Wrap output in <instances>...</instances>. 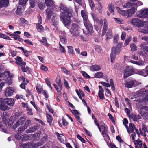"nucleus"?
Here are the masks:
<instances>
[{
  "label": "nucleus",
  "instance_id": "39448f33",
  "mask_svg": "<svg viewBox=\"0 0 148 148\" xmlns=\"http://www.w3.org/2000/svg\"><path fill=\"white\" fill-rule=\"evenodd\" d=\"M122 45L118 43L116 46H113L112 49V51L110 55L111 62H114L116 55H118L120 53Z\"/></svg>",
  "mask_w": 148,
  "mask_h": 148
},
{
  "label": "nucleus",
  "instance_id": "774afa93",
  "mask_svg": "<svg viewBox=\"0 0 148 148\" xmlns=\"http://www.w3.org/2000/svg\"><path fill=\"white\" fill-rule=\"evenodd\" d=\"M40 69L42 70L45 71H48V69L47 67L44 66L43 65H41Z\"/></svg>",
  "mask_w": 148,
  "mask_h": 148
},
{
  "label": "nucleus",
  "instance_id": "a211bd4d",
  "mask_svg": "<svg viewBox=\"0 0 148 148\" xmlns=\"http://www.w3.org/2000/svg\"><path fill=\"white\" fill-rule=\"evenodd\" d=\"M45 3L47 7H51L52 9L55 8V5L53 0H45Z\"/></svg>",
  "mask_w": 148,
  "mask_h": 148
},
{
  "label": "nucleus",
  "instance_id": "e433bc0d",
  "mask_svg": "<svg viewBox=\"0 0 148 148\" xmlns=\"http://www.w3.org/2000/svg\"><path fill=\"white\" fill-rule=\"evenodd\" d=\"M40 132H36L32 135V138L36 140L40 137Z\"/></svg>",
  "mask_w": 148,
  "mask_h": 148
},
{
  "label": "nucleus",
  "instance_id": "de8ad7c7",
  "mask_svg": "<svg viewBox=\"0 0 148 148\" xmlns=\"http://www.w3.org/2000/svg\"><path fill=\"white\" fill-rule=\"evenodd\" d=\"M37 29L39 32H41L43 30L42 26L40 24H37Z\"/></svg>",
  "mask_w": 148,
  "mask_h": 148
},
{
  "label": "nucleus",
  "instance_id": "6e6d98bb",
  "mask_svg": "<svg viewBox=\"0 0 148 148\" xmlns=\"http://www.w3.org/2000/svg\"><path fill=\"white\" fill-rule=\"evenodd\" d=\"M89 5L90 6L91 8L95 7V5L92 0H88Z\"/></svg>",
  "mask_w": 148,
  "mask_h": 148
},
{
  "label": "nucleus",
  "instance_id": "ddd939ff",
  "mask_svg": "<svg viewBox=\"0 0 148 148\" xmlns=\"http://www.w3.org/2000/svg\"><path fill=\"white\" fill-rule=\"evenodd\" d=\"M14 92L13 88L11 87H7L5 89V94L6 96L12 95Z\"/></svg>",
  "mask_w": 148,
  "mask_h": 148
},
{
  "label": "nucleus",
  "instance_id": "a19ab883",
  "mask_svg": "<svg viewBox=\"0 0 148 148\" xmlns=\"http://www.w3.org/2000/svg\"><path fill=\"white\" fill-rule=\"evenodd\" d=\"M40 41L42 42L43 44L46 46H48L49 45V44L47 43V40L45 37H42V40H40Z\"/></svg>",
  "mask_w": 148,
  "mask_h": 148
},
{
  "label": "nucleus",
  "instance_id": "69168bd1",
  "mask_svg": "<svg viewBox=\"0 0 148 148\" xmlns=\"http://www.w3.org/2000/svg\"><path fill=\"white\" fill-rule=\"evenodd\" d=\"M125 112L127 114L128 116L130 117L131 116V114H130V110L127 108H126L125 109Z\"/></svg>",
  "mask_w": 148,
  "mask_h": 148
},
{
  "label": "nucleus",
  "instance_id": "e2e57ef3",
  "mask_svg": "<svg viewBox=\"0 0 148 148\" xmlns=\"http://www.w3.org/2000/svg\"><path fill=\"white\" fill-rule=\"evenodd\" d=\"M142 130L144 131V134L145 136V133L146 132H148L145 126L144 125H143L142 126Z\"/></svg>",
  "mask_w": 148,
  "mask_h": 148
},
{
  "label": "nucleus",
  "instance_id": "052dcab7",
  "mask_svg": "<svg viewBox=\"0 0 148 148\" xmlns=\"http://www.w3.org/2000/svg\"><path fill=\"white\" fill-rule=\"evenodd\" d=\"M21 69L22 71L24 72H25L29 70V68L28 67H25V66H21Z\"/></svg>",
  "mask_w": 148,
  "mask_h": 148
},
{
  "label": "nucleus",
  "instance_id": "0e129e2a",
  "mask_svg": "<svg viewBox=\"0 0 148 148\" xmlns=\"http://www.w3.org/2000/svg\"><path fill=\"white\" fill-rule=\"evenodd\" d=\"M78 138L82 142L85 143V140L79 134L77 135Z\"/></svg>",
  "mask_w": 148,
  "mask_h": 148
},
{
  "label": "nucleus",
  "instance_id": "bb28decb",
  "mask_svg": "<svg viewBox=\"0 0 148 148\" xmlns=\"http://www.w3.org/2000/svg\"><path fill=\"white\" fill-rule=\"evenodd\" d=\"M52 26L56 28L58 24V19L56 16H53L52 18Z\"/></svg>",
  "mask_w": 148,
  "mask_h": 148
},
{
  "label": "nucleus",
  "instance_id": "8fccbe9b",
  "mask_svg": "<svg viewBox=\"0 0 148 148\" xmlns=\"http://www.w3.org/2000/svg\"><path fill=\"white\" fill-rule=\"evenodd\" d=\"M133 5V3H131L130 2L127 3L126 4L123 5V7L124 8H129Z\"/></svg>",
  "mask_w": 148,
  "mask_h": 148
},
{
  "label": "nucleus",
  "instance_id": "c9c22d12",
  "mask_svg": "<svg viewBox=\"0 0 148 148\" xmlns=\"http://www.w3.org/2000/svg\"><path fill=\"white\" fill-rule=\"evenodd\" d=\"M112 31L110 29L108 30L106 35V39L110 38L112 37Z\"/></svg>",
  "mask_w": 148,
  "mask_h": 148
},
{
  "label": "nucleus",
  "instance_id": "7c9ffc66",
  "mask_svg": "<svg viewBox=\"0 0 148 148\" xmlns=\"http://www.w3.org/2000/svg\"><path fill=\"white\" fill-rule=\"evenodd\" d=\"M91 15L94 22L96 23H98L99 22V19L97 17L96 14L94 13H92Z\"/></svg>",
  "mask_w": 148,
  "mask_h": 148
},
{
  "label": "nucleus",
  "instance_id": "c85d7f7f",
  "mask_svg": "<svg viewBox=\"0 0 148 148\" xmlns=\"http://www.w3.org/2000/svg\"><path fill=\"white\" fill-rule=\"evenodd\" d=\"M47 122L49 123L50 125H51L53 121V118L51 115L47 113Z\"/></svg>",
  "mask_w": 148,
  "mask_h": 148
},
{
  "label": "nucleus",
  "instance_id": "9b49d317",
  "mask_svg": "<svg viewBox=\"0 0 148 148\" xmlns=\"http://www.w3.org/2000/svg\"><path fill=\"white\" fill-rule=\"evenodd\" d=\"M133 69L131 67H128L126 68L124 72V76L125 78L131 75L133 73Z\"/></svg>",
  "mask_w": 148,
  "mask_h": 148
},
{
  "label": "nucleus",
  "instance_id": "09e8293b",
  "mask_svg": "<svg viewBox=\"0 0 148 148\" xmlns=\"http://www.w3.org/2000/svg\"><path fill=\"white\" fill-rule=\"evenodd\" d=\"M22 105L23 107L26 108L27 111H30V108L28 107L27 104L26 102H23L22 103Z\"/></svg>",
  "mask_w": 148,
  "mask_h": 148
},
{
  "label": "nucleus",
  "instance_id": "c756f323",
  "mask_svg": "<svg viewBox=\"0 0 148 148\" xmlns=\"http://www.w3.org/2000/svg\"><path fill=\"white\" fill-rule=\"evenodd\" d=\"M130 62L132 63L140 66H143L145 65V62L143 61H141L140 62H137L131 60L130 61Z\"/></svg>",
  "mask_w": 148,
  "mask_h": 148
},
{
  "label": "nucleus",
  "instance_id": "412c9836",
  "mask_svg": "<svg viewBox=\"0 0 148 148\" xmlns=\"http://www.w3.org/2000/svg\"><path fill=\"white\" fill-rule=\"evenodd\" d=\"M71 111L72 114L75 116L76 118L77 119V121L80 122V117L79 116V113L78 111L75 110H72L70 109Z\"/></svg>",
  "mask_w": 148,
  "mask_h": 148
},
{
  "label": "nucleus",
  "instance_id": "1a4fd4ad",
  "mask_svg": "<svg viewBox=\"0 0 148 148\" xmlns=\"http://www.w3.org/2000/svg\"><path fill=\"white\" fill-rule=\"evenodd\" d=\"M139 84V83H138L136 80H132L126 83L125 84V85L126 87L130 88L136 86L138 85Z\"/></svg>",
  "mask_w": 148,
  "mask_h": 148
},
{
  "label": "nucleus",
  "instance_id": "2eb2a0df",
  "mask_svg": "<svg viewBox=\"0 0 148 148\" xmlns=\"http://www.w3.org/2000/svg\"><path fill=\"white\" fill-rule=\"evenodd\" d=\"M127 131L129 134L132 132L135 129V126L133 124L130 123L129 125V127H128L127 125H125Z\"/></svg>",
  "mask_w": 148,
  "mask_h": 148
},
{
  "label": "nucleus",
  "instance_id": "aec40b11",
  "mask_svg": "<svg viewBox=\"0 0 148 148\" xmlns=\"http://www.w3.org/2000/svg\"><path fill=\"white\" fill-rule=\"evenodd\" d=\"M56 134L57 137L60 142L62 143H64L65 141V137L62 134H59L58 132H56Z\"/></svg>",
  "mask_w": 148,
  "mask_h": 148
},
{
  "label": "nucleus",
  "instance_id": "423d86ee",
  "mask_svg": "<svg viewBox=\"0 0 148 148\" xmlns=\"http://www.w3.org/2000/svg\"><path fill=\"white\" fill-rule=\"evenodd\" d=\"M80 31V28L78 25L74 23L72 24L70 32L73 36L77 37L79 36Z\"/></svg>",
  "mask_w": 148,
  "mask_h": 148
},
{
  "label": "nucleus",
  "instance_id": "b1692460",
  "mask_svg": "<svg viewBox=\"0 0 148 148\" xmlns=\"http://www.w3.org/2000/svg\"><path fill=\"white\" fill-rule=\"evenodd\" d=\"M116 9L118 10V12L120 14H121L125 16H127V10L126 11L123 10H121L120 8L119 7H117Z\"/></svg>",
  "mask_w": 148,
  "mask_h": 148
},
{
  "label": "nucleus",
  "instance_id": "393cba45",
  "mask_svg": "<svg viewBox=\"0 0 148 148\" xmlns=\"http://www.w3.org/2000/svg\"><path fill=\"white\" fill-rule=\"evenodd\" d=\"M53 9L47 8L46 10V12L47 14V19H49L51 18L53 14Z\"/></svg>",
  "mask_w": 148,
  "mask_h": 148
},
{
  "label": "nucleus",
  "instance_id": "20e7f679",
  "mask_svg": "<svg viewBox=\"0 0 148 148\" xmlns=\"http://www.w3.org/2000/svg\"><path fill=\"white\" fill-rule=\"evenodd\" d=\"M81 15L83 18L84 23L85 26L90 33L92 32V26L90 24L88 19V14L85 10H82L81 11Z\"/></svg>",
  "mask_w": 148,
  "mask_h": 148
},
{
  "label": "nucleus",
  "instance_id": "338daca9",
  "mask_svg": "<svg viewBox=\"0 0 148 148\" xmlns=\"http://www.w3.org/2000/svg\"><path fill=\"white\" fill-rule=\"evenodd\" d=\"M20 22L22 24H23L24 23H27L28 21L26 20H25L23 18H22L20 19Z\"/></svg>",
  "mask_w": 148,
  "mask_h": 148
},
{
  "label": "nucleus",
  "instance_id": "4d7b16f0",
  "mask_svg": "<svg viewBox=\"0 0 148 148\" xmlns=\"http://www.w3.org/2000/svg\"><path fill=\"white\" fill-rule=\"evenodd\" d=\"M81 73L85 77L87 78H90V77L85 72L82 71Z\"/></svg>",
  "mask_w": 148,
  "mask_h": 148
},
{
  "label": "nucleus",
  "instance_id": "79ce46f5",
  "mask_svg": "<svg viewBox=\"0 0 148 148\" xmlns=\"http://www.w3.org/2000/svg\"><path fill=\"white\" fill-rule=\"evenodd\" d=\"M98 5L99 7L97 8L98 12L100 13H101L102 12V5L101 3L99 2L98 3Z\"/></svg>",
  "mask_w": 148,
  "mask_h": 148
},
{
  "label": "nucleus",
  "instance_id": "7ed1b4c3",
  "mask_svg": "<svg viewBox=\"0 0 148 148\" xmlns=\"http://www.w3.org/2000/svg\"><path fill=\"white\" fill-rule=\"evenodd\" d=\"M138 92L140 97H138V98L137 99V100H136V99L135 98H133L131 97L130 98L131 99H134L133 101L131 100V101H138L139 102L148 101V90H146L145 88L139 90Z\"/></svg>",
  "mask_w": 148,
  "mask_h": 148
},
{
  "label": "nucleus",
  "instance_id": "f257e3e1",
  "mask_svg": "<svg viewBox=\"0 0 148 148\" xmlns=\"http://www.w3.org/2000/svg\"><path fill=\"white\" fill-rule=\"evenodd\" d=\"M60 18L63 21L65 26L68 25L71 22V18L72 15L71 11L63 5L60 6Z\"/></svg>",
  "mask_w": 148,
  "mask_h": 148
},
{
  "label": "nucleus",
  "instance_id": "603ef678",
  "mask_svg": "<svg viewBox=\"0 0 148 148\" xmlns=\"http://www.w3.org/2000/svg\"><path fill=\"white\" fill-rule=\"evenodd\" d=\"M141 49L144 51L148 52V46L144 45L143 44H141L140 46Z\"/></svg>",
  "mask_w": 148,
  "mask_h": 148
},
{
  "label": "nucleus",
  "instance_id": "680f3d73",
  "mask_svg": "<svg viewBox=\"0 0 148 148\" xmlns=\"http://www.w3.org/2000/svg\"><path fill=\"white\" fill-rule=\"evenodd\" d=\"M28 0H19V4L21 5L25 4Z\"/></svg>",
  "mask_w": 148,
  "mask_h": 148
},
{
  "label": "nucleus",
  "instance_id": "ea45409f",
  "mask_svg": "<svg viewBox=\"0 0 148 148\" xmlns=\"http://www.w3.org/2000/svg\"><path fill=\"white\" fill-rule=\"evenodd\" d=\"M131 40V37L130 36H129L127 38L123 46L125 47L127 45L129 44Z\"/></svg>",
  "mask_w": 148,
  "mask_h": 148
},
{
  "label": "nucleus",
  "instance_id": "5701e85b",
  "mask_svg": "<svg viewBox=\"0 0 148 148\" xmlns=\"http://www.w3.org/2000/svg\"><path fill=\"white\" fill-rule=\"evenodd\" d=\"M101 67L97 65H93L90 67V69L92 71H97L101 70Z\"/></svg>",
  "mask_w": 148,
  "mask_h": 148
},
{
  "label": "nucleus",
  "instance_id": "72a5a7b5",
  "mask_svg": "<svg viewBox=\"0 0 148 148\" xmlns=\"http://www.w3.org/2000/svg\"><path fill=\"white\" fill-rule=\"evenodd\" d=\"M14 101V100L13 99L6 98L3 99L2 98H0V102H13Z\"/></svg>",
  "mask_w": 148,
  "mask_h": 148
},
{
  "label": "nucleus",
  "instance_id": "3c124183",
  "mask_svg": "<svg viewBox=\"0 0 148 148\" xmlns=\"http://www.w3.org/2000/svg\"><path fill=\"white\" fill-rule=\"evenodd\" d=\"M141 102H138L136 104V107L137 108L140 109V110L145 108V107L142 105L141 104Z\"/></svg>",
  "mask_w": 148,
  "mask_h": 148
},
{
  "label": "nucleus",
  "instance_id": "cd10ccee",
  "mask_svg": "<svg viewBox=\"0 0 148 148\" xmlns=\"http://www.w3.org/2000/svg\"><path fill=\"white\" fill-rule=\"evenodd\" d=\"M108 8L111 13H112L113 14H114V8L113 5H112V3H110L108 5Z\"/></svg>",
  "mask_w": 148,
  "mask_h": 148
},
{
  "label": "nucleus",
  "instance_id": "f3484780",
  "mask_svg": "<svg viewBox=\"0 0 148 148\" xmlns=\"http://www.w3.org/2000/svg\"><path fill=\"white\" fill-rule=\"evenodd\" d=\"M16 60V63L19 66H25L26 63L22 61L21 58L20 57H17L15 58Z\"/></svg>",
  "mask_w": 148,
  "mask_h": 148
},
{
  "label": "nucleus",
  "instance_id": "13d9d810",
  "mask_svg": "<svg viewBox=\"0 0 148 148\" xmlns=\"http://www.w3.org/2000/svg\"><path fill=\"white\" fill-rule=\"evenodd\" d=\"M56 83L58 85L60 84L61 83L60 77L59 76H57L56 79Z\"/></svg>",
  "mask_w": 148,
  "mask_h": 148
},
{
  "label": "nucleus",
  "instance_id": "f8f14e48",
  "mask_svg": "<svg viewBox=\"0 0 148 148\" xmlns=\"http://www.w3.org/2000/svg\"><path fill=\"white\" fill-rule=\"evenodd\" d=\"M39 129V127L38 125H36L34 126H32L31 128H29L26 131L27 133H32L34 132L36 130Z\"/></svg>",
  "mask_w": 148,
  "mask_h": 148
},
{
  "label": "nucleus",
  "instance_id": "473e14b6",
  "mask_svg": "<svg viewBox=\"0 0 148 148\" xmlns=\"http://www.w3.org/2000/svg\"><path fill=\"white\" fill-rule=\"evenodd\" d=\"M103 77V73L100 72L96 73L94 75V77L96 78H102Z\"/></svg>",
  "mask_w": 148,
  "mask_h": 148
},
{
  "label": "nucleus",
  "instance_id": "4c0bfd02",
  "mask_svg": "<svg viewBox=\"0 0 148 148\" xmlns=\"http://www.w3.org/2000/svg\"><path fill=\"white\" fill-rule=\"evenodd\" d=\"M113 19L116 22L119 24H123L124 23V21L122 19L116 18H114Z\"/></svg>",
  "mask_w": 148,
  "mask_h": 148
},
{
  "label": "nucleus",
  "instance_id": "2f4dec72",
  "mask_svg": "<svg viewBox=\"0 0 148 148\" xmlns=\"http://www.w3.org/2000/svg\"><path fill=\"white\" fill-rule=\"evenodd\" d=\"M108 29V25L107 21L106 19L104 20V26L103 29V33H105Z\"/></svg>",
  "mask_w": 148,
  "mask_h": 148
},
{
  "label": "nucleus",
  "instance_id": "864d4df0",
  "mask_svg": "<svg viewBox=\"0 0 148 148\" xmlns=\"http://www.w3.org/2000/svg\"><path fill=\"white\" fill-rule=\"evenodd\" d=\"M103 92L104 91H99V96L101 99H103L104 98Z\"/></svg>",
  "mask_w": 148,
  "mask_h": 148
},
{
  "label": "nucleus",
  "instance_id": "dca6fc26",
  "mask_svg": "<svg viewBox=\"0 0 148 148\" xmlns=\"http://www.w3.org/2000/svg\"><path fill=\"white\" fill-rule=\"evenodd\" d=\"M76 92L78 95L79 98L81 99L82 102H85V100L83 98H82L85 96V94H84L83 92L80 89L76 90Z\"/></svg>",
  "mask_w": 148,
  "mask_h": 148
},
{
  "label": "nucleus",
  "instance_id": "5fc2aeb1",
  "mask_svg": "<svg viewBox=\"0 0 148 148\" xmlns=\"http://www.w3.org/2000/svg\"><path fill=\"white\" fill-rule=\"evenodd\" d=\"M67 47L69 49V53L70 54H72L73 52V49L72 46H68Z\"/></svg>",
  "mask_w": 148,
  "mask_h": 148
},
{
  "label": "nucleus",
  "instance_id": "f704fd0d",
  "mask_svg": "<svg viewBox=\"0 0 148 148\" xmlns=\"http://www.w3.org/2000/svg\"><path fill=\"white\" fill-rule=\"evenodd\" d=\"M136 74L140 75H143L144 76H147L146 73L144 72L143 70H138L136 71Z\"/></svg>",
  "mask_w": 148,
  "mask_h": 148
},
{
  "label": "nucleus",
  "instance_id": "6e6552de",
  "mask_svg": "<svg viewBox=\"0 0 148 148\" xmlns=\"http://www.w3.org/2000/svg\"><path fill=\"white\" fill-rule=\"evenodd\" d=\"M137 16L142 18H148V9L147 8L142 9L138 12L137 13Z\"/></svg>",
  "mask_w": 148,
  "mask_h": 148
},
{
  "label": "nucleus",
  "instance_id": "9d476101",
  "mask_svg": "<svg viewBox=\"0 0 148 148\" xmlns=\"http://www.w3.org/2000/svg\"><path fill=\"white\" fill-rule=\"evenodd\" d=\"M134 144L136 145L135 148H147L146 144L144 143L142 145V141L139 139L138 140H135L134 141Z\"/></svg>",
  "mask_w": 148,
  "mask_h": 148
},
{
  "label": "nucleus",
  "instance_id": "4be33fe9",
  "mask_svg": "<svg viewBox=\"0 0 148 148\" xmlns=\"http://www.w3.org/2000/svg\"><path fill=\"white\" fill-rule=\"evenodd\" d=\"M127 17L131 16L133 14H134L135 12V9L134 8L127 10Z\"/></svg>",
  "mask_w": 148,
  "mask_h": 148
},
{
  "label": "nucleus",
  "instance_id": "f03ea898",
  "mask_svg": "<svg viewBox=\"0 0 148 148\" xmlns=\"http://www.w3.org/2000/svg\"><path fill=\"white\" fill-rule=\"evenodd\" d=\"M31 123L30 120H26L25 117H21L16 123L14 124L13 127L15 129L19 125H21V127L19 128L18 131L21 132H23L28 126L29 124Z\"/></svg>",
  "mask_w": 148,
  "mask_h": 148
},
{
  "label": "nucleus",
  "instance_id": "49530a36",
  "mask_svg": "<svg viewBox=\"0 0 148 148\" xmlns=\"http://www.w3.org/2000/svg\"><path fill=\"white\" fill-rule=\"evenodd\" d=\"M130 47L131 48V50L132 51H134L137 49V47L136 45L134 43L130 45Z\"/></svg>",
  "mask_w": 148,
  "mask_h": 148
},
{
  "label": "nucleus",
  "instance_id": "37998d69",
  "mask_svg": "<svg viewBox=\"0 0 148 148\" xmlns=\"http://www.w3.org/2000/svg\"><path fill=\"white\" fill-rule=\"evenodd\" d=\"M59 46L60 52L64 53H65L66 52V51L64 47L61 45L60 42L59 43Z\"/></svg>",
  "mask_w": 148,
  "mask_h": 148
},
{
  "label": "nucleus",
  "instance_id": "a18cd8bd",
  "mask_svg": "<svg viewBox=\"0 0 148 148\" xmlns=\"http://www.w3.org/2000/svg\"><path fill=\"white\" fill-rule=\"evenodd\" d=\"M13 37L15 40H17L20 41L23 40V39L20 38V36L19 35H17L16 34H14Z\"/></svg>",
  "mask_w": 148,
  "mask_h": 148
},
{
  "label": "nucleus",
  "instance_id": "bf43d9fd",
  "mask_svg": "<svg viewBox=\"0 0 148 148\" xmlns=\"http://www.w3.org/2000/svg\"><path fill=\"white\" fill-rule=\"evenodd\" d=\"M102 134L103 137L104 138H106L108 139H109V137L107 134V131L106 132H102Z\"/></svg>",
  "mask_w": 148,
  "mask_h": 148
},
{
  "label": "nucleus",
  "instance_id": "6ab92c4d",
  "mask_svg": "<svg viewBox=\"0 0 148 148\" xmlns=\"http://www.w3.org/2000/svg\"><path fill=\"white\" fill-rule=\"evenodd\" d=\"M7 106V102H1L0 105V109L1 110L4 111L9 109Z\"/></svg>",
  "mask_w": 148,
  "mask_h": 148
},
{
  "label": "nucleus",
  "instance_id": "58836bf2",
  "mask_svg": "<svg viewBox=\"0 0 148 148\" xmlns=\"http://www.w3.org/2000/svg\"><path fill=\"white\" fill-rule=\"evenodd\" d=\"M60 38L61 42L63 44L65 45L66 44L67 42V40L66 38H65V37L60 36Z\"/></svg>",
  "mask_w": 148,
  "mask_h": 148
},
{
  "label": "nucleus",
  "instance_id": "a878e982",
  "mask_svg": "<svg viewBox=\"0 0 148 148\" xmlns=\"http://www.w3.org/2000/svg\"><path fill=\"white\" fill-rule=\"evenodd\" d=\"M9 3L8 0H2L0 1V4L1 7L7 6Z\"/></svg>",
  "mask_w": 148,
  "mask_h": 148
},
{
  "label": "nucleus",
  "instance_id": "c03bdc74",
  "mask_svg": "<svg viewBox=\"0 0 148 148\" xmlns=\"http://www.w3.org/2000/svg\"><path fill=\"white\" fill-rule=\"evenodd\" d=\"M139 28L138 29V31L142 33L145 34L148 33V29H146V27H145V29H143L141 28L142 27H138Z\"/></svg>",
  "mask_w": 148,
  "mask_h": 148
},
{
  "label": "nucleus",
  "instance_id": "4468645a",
  "mask_svg": "<svg viewBox=\"0 0 148 148\" xmlns=\"http://www.w3.org/2000/svg\"><path fill=\"white\" fill-rule=\"evenodd\" d=\"M140 114L143 116L146 117L147 118H148V107H145L143 109L141 110L140 112Z\"/></svg>",
  "mask_w": 148,
  "mask_h": 148
},
{
  "label": "nucleus",
  "instance_id": "0eeeda50",
  "mask_svg": "<svg viewBox=\"0 0 148 148\" xmlns=\"http://www.w3.org/2000/svg\"><path fill=\"white\" fill-rule=\"evenodd\" d=\"M130 22L131 24L138 27H143L144 25V22L138 18H132Z\"/></svg>",
  "mask_w": 148,
  "mask_h": 148
}]
</instances>
